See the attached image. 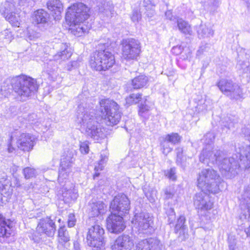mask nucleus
Listing matches in <instances>:
<instances>
[{"instance_id":"nucleus-1","label":"nucleus","mask_w":250,"mask_h":250,"mask_svg":"<svg viewBox=\"0 0 250 250\" xmlns=\"http://www.w3.org/2000/svg\"><path fill=\"white\" fill-rule=\"evenodd\" d=\"M38 84L36 80L25 75H20L7 79L0 89V96L7 97L12 91L20 101H26L37 91Z\"/></svg>"},{"instance_id":"nucleus-56","label":"nucleus","mask_w":250,"mask_h":250,"mask_svg":"<svg viewBox=\"0 0 250 250\" xmlns=\"http://www.w3.org/2000/svg\"><path fill=\"white\" fill-rule=\"evenodd\" d=\"M165 16L167 19L170 21H174L175 20H176L177 19L176 18L172 16V12L170 10L167 11L165 12Z\"/></svg>"},{"instance_id":"nucleus-18","label":"nucleus","mask_w":250,"mask_h":250,"mask_svg":"<svg viewBox=\"0 0 250 250\" xmlns=\"http://www.w3.org/2000/svg\"><path fill=\"white\" fill-rule=\"evenodd\" d=\"M35 137L29 133H22L18 136L17 147L20 149L28 151L33 148L34 145Z\"/></svg>"},{"instance_id":"nucleus-41","label":"nucleus","mask_w":250,"mask_h":250,"mask_svg":"<svg viewBox=\"0 0 250 250\" xmlns=\"http://www.w3.org/2000/svg\"><path fill=\"white\" fill-rule=\"evenodd\" d=\"M142 98L141 94H132L126 98V102L128 104H132L138 103Z\"/></svg>"},{"instance_id":"nucleus-42","label":"nucleus","mask_w":250,"mask_h":250,"mask_svg":"<svg viewBox=\"0 0 250 250\" xmlns=\"http://www.w3.org/2000/svg\"><path fill=\"white\" fill-rule=\"evenodd\" d=\"M23 173L25 178L28 179L35 177L37 174V171L33 168L27 167L23 169Z\"/></svg>"},{"instance_id":"nucleus-37","label":"nucleus","mask_w":250,"mask_h":250,"mask_svg":"<svg viewBox=\"0 0 250 250\" xmlns=\"http://www.w3.org/2000/svg\"><path fill=\"white\" fill-rule=\"evenodd\" d=\"M172 145L164 137L161 143V150L163 153L167 155L171 152L173 149Z\"/></svg>"},{"instance_id":"nucleus-55","label":"nucleus","mask_w":250,"mask_h":250,"mask_svg":"<svg viewBox=\"0 0 250 250\" xmlns=\"http://www.w3.org/2000/svg\"><path fill=\"white\" fill-rule=\"evenodd\" d=\"M171 214L168 216V222L170 224H172L175 218V214L173 209H170Z\"/></svg>"},{"instance_id":"nucleus-39","label":"nucleus","mask_w":250,"mask_h":250,"mask_svg":"<svg viewBox=\"0 0 250 250\" xmlns=\"http://www.w3.org/2000/svg\"><path fill=\"white\" fill-rule=\"evenodd\" d=\"M164 137L173 146L179 143L181 141V137L177 133L167 134Z\"/></svg>"},{"instance_id":"nucleus-26","label":"nucleus","mask_w":250,"mask_h":250,"mask_svg":"<svg viewBox=\"0 0 250 250\" xmlns=\"http://www.w3.org/2000/svg\"><path fill=\"white\" fill-rule=\"evenodd\" d=\"M4 10L1 9V12L6 20L8 21L12 26L19 27L21 22L20 16L15 13L9 12L10 9H8L6 7H4Z\"/></svg>"},{"instance_id":"nucleus-48","label":"nucleus","mask_w":250,"mask_h":250,"mask_svg":"<svg viewBox=\"0 0 250 250\" xmlns=\"http://www.w3.org/2000/svg\"><path fill=\"white\" fill-rule=\"evenodd\" d=\"M141 14L137 10L133 12L131 16V20L133 22H138L141 19Z\"/></svg>"},{"instance_id":"nucleus-20","label":"nucleus","mask_w":250,"mask_h":250,"mask_svg":"<svg viewBox=\"0 0 250 250\" xmlns=\"http://www.w3.org/2000/svg\"><path fill=\"white\" fill-rule=\"evenodd\" d=\"M132 239L128 235L119 236L111 246L112 250H130L133 246Z\"/></svg>"},{"instance_id":"nucleus-23","label":"nucleus","mask_w":250,"mask_h":250,"mask_svg":"<svg viewBox=\"0 0 250 250\" xmlns=\"http://www.w3.org/2000/svg\"><path fill=\"white\" fill-rule=\"evenodd\" d=\"M72 55V52L70 49L68 48V45L66 43H61L60 45V50L57 52L54 56V60L61 62L68 60Z\"/></svg>"},{"instance_id":"nucleus-30","label":"nucleus","mask_w":250,"mask_h":250,"mask_svg":"<svg viewBox=\"0 0 250 250\" xmlns=\"http://www.w3.org/2000/svg\"><path fill=\"white\" fill-rule=\"evenodd\" d=\"M48 18L49 15L45 11L39 9L35 12L33 20L37 24L44 23L47 22Z\"/></svg>"},{"instance_id":"nucleus-5","label":"nucleus","mask_w":250,"mask_h":250,"mask_svg":"<svg viewBox=\"0 0 250 250\" xmlns=\"http://www.w3.org/2000/svg\"><path fill=\"white\" fill-rule=\"evenodd\" d=\"M115 63L114 56L106 49L94 52L89 60L91 67L97 71H105L112 67Z\"/></svg>"},{"instance_id":"nucleus-12","label":"nucleus","mask_w":250,"mask_h":250,"mask_svg":"<svg viewBox=\"0 0 250 250\" xmlns=\"http://www.w3.org/2000/svg\"><path fill=\"white\" fill-rule=\"evenodd\" d=\"M203 190L197 193L194 197V205L201 215H206L207 211L210 210L213 204L210 202L208 196Z\"/></svg>"},{"instance_id":"nucleus-32","label":"nucleus","mask_w":250,"mask_h":250,"mask_svg":"<svg viewBox=\"0 0 250 250\" xmlns=\"http://www.w3.org/2000/svg\"><path fill=\"white\" fill-rule=\"evenodd\" d=\"M186 218L183 215H181L176 221L175 225V232L178 233L179 231V234H184L186 230H187V226L185 224L186 222Z\"/></svg>"},{"instance_id":"nucleus-44","label":"nucleus","mask_w":250,"mask_h":250,"mask_svg":"<svg viewBox=\"0 0 250 250\" xmlns=\"http://www.w3.org/2000/svg\"><path fill=\"white\" fill-rule=\"evenodd\" d=\"M177 151V159H176V163L178 165L185 167H186V165L184 162H183L182 160V149L181 148H178L176 149Z\"/></svg>"},{"instance_id":"nucleus-22","label":"nucleus","mask_w":250,"mask_h":250,"mask_svg":"<svg viewBox=\"0 0 250 250\" xmlns=\"http://www.w3.org/2000/svg\"><path fill=\"white\" fill-rule=\"evenodd\" d=\"M47 6L49 10L52 12L55 20H59L61 14L63 11V5L60 0H49L47 2Z\"/></svg>"},{"instance_id":"nucleus-54","label":"nucleus","mask_w":250,"mask_h":250,"mask_svg":"<svg viewBox=\"0 0 250 250\" xmlns=\"http://www.w3.org/2000/svg\"><path fill=\"white\" fill-rule=\"evenodd\" d=\"M139 113H145L146 111H147L149 109V107L148 105L146 104H141L139 106Z\"/></svg>"},{"instance_id":"nucleus-31","label":"nucleus","mask_w":250,"mask_h":250,"mask_svg":"<svg viewBox=\"0 0 250 250\" xmlns=\"http://www.w3.org/2000/svg\"><path fill=\"white\" fill-rule=\"evenodd\" d=\"M148 78L145 75H140L132 80V85L134 89H140L146 85Z\"/></svg>"},{"instance_id":"nucleus-59","label":"nucleus","mask_w":250,"mask_h":250,"mask_svg":"<svg viewBox=\"0 0 250 250\" xmlns=\"http://www.w3.org/2000/svg\"><path fill=\"white\" fill-rule=\"evenodd\" d=\"M224 126L227 127L228 129H229L230 127L233 126V124L232 122L227 121V124L224 125Z\"/></svg>"},{"instance_id":"nucleus-25","label":"nucleus","mask_w":250,"mask_h":250,"mask_svg":"<svg viewBox=\"0 0 250 250\" xmlns=\"http://www.w3.org/2000/svg\"><path fill=\"white\" fill-rule=\"evenodd\" d=\"M0 237H9L11 233L12 222L9 220H6L0 214Z\"/></svg>"},{"instance_id":"nucleus-38","label":"nucleus","mask_w":250,"mask_h":250,"mask_svg":"<svg viewBox=\"0 0 250 250\" xmlns=\"http://www.w3.org/2000/svg\"><path fill=\"white\" fill-rule=\"evenodd\" d=\"M12 192V189L9 186L3 185L0 183V199L2 200V197H8Z\"/></svg>"},{"instance_id":"nucleus-8","label":"nucleus","mask_w":250,"mask_h":250,"mask_svg":"<svg viewBox=\"0 0 250 250\" xmlns=\"http://www.w3.org/2000/svg\"><path fill=\"white\" fill-rule=\"evenodd\" d=\"M56 227L54 220L51 217H47L40 219L36 230L32 235V239L35 242H39L44 236L52 237L54 236Z\"/></svg>"},{"instance_id":"nucleus-43","label":"nucleus","mask_w":250,"mask_h":250,"mask_svg":"<svg viewBox=\"0 0 250 250\" xmlns=\"http://www.w3.org/2000/svg\"><path fill=\"white\" fill-rule=\"evenodd\" d=\"M237 67L242 70L244 73H250V63L249 62L239 61L237 64Z\"/></svg>"},{"instance_id":"nucleus-45","label":"nucleus","mask_w":250,"mask_h":250,"mask_svg":"<svg viewBox=\"0 0 250 250\" xmlns=\"http://www.w3.org/2000/svg\"><path fill=\"white\" fill-rule=\"evenodd\" d=\"M156 194L157 191L152 188L146 193V196L150 202L153 203L155 200Z\"/></svg>"},{"instance_id":"nucleus-53","label":"nucleus","mask_w":250,"mask_h":250,"mask_svg":"<svg viewBox=\"0 0 250 250\" xmlns=\"http://www.w3.org/2000/svg\"><path fill=\"white\" fill-rule=\"evenodd\" d=\"M242 133L244 135L246 139L250 142V128L245 127L242 129Z\"/></svg>"},{"instance_id":"nucleus-51","label":"nucleus","mask_w":250,"mask_h":250,"mask_svg":"<svg viewBox=\"0 0 250 250\" xmlns=\"http://www.w3.org/2000/svg\"><path fill=\"white\" fill-rule=\"evenodd\" d=\"M1 34L3 36V38L7 40L8 42H10L12 39V33L8 29L4 30L1 32Z\"/></svg>"},{"instance_id":"nucleus-3","label":"nucleus","mask_w":250,"mask_h":250,"mask_svg":"<svg viewBox=\"0 0 250 250\" xmlns=\"http://www.w3.org/2000/svg\"><path fill=\"white\" fill-rule=\"evenodd\" d=\"M224 184L217 171L213 169H204L198 174L197 186L201 190L217 193L222 189Z\"/></svg>"},{"instance_id":"nucleus-58","label":"nucleus","mask_w":250,"mask_h":250,"mask_svg":"<svg viewBox=\"0 0 250 250\" xmlns=\"http://www.w3.org/2000/svg\"><path fill=\"white\" fill-rule=\"evenodd\" d=\"M205 138L209 139L210 140L207 142L208 144H209L210 143H211L212 142L213 140L214 139V136L212 133H207L205 136Z\"/></svg>"},{"instance_id":"nucleus-40","label":"nucleus","mask_w":250,"mask_h":250,"mask_svg":"<svg viewBox=\"0 0 250 250\" xmlns=\"http://www.w3.org/2000/svg\"><path fill=\"white\" fill-rule=\"evenodd\" d=\"M238 152L239 153L240 157H245L250 163V146L249 145L239 147Z\"/></svg>"},{"instance_id":"nucleus-13","label":"nucleus","mask_w":250,"mask_h":250,"mask_svg":"<svg viewBox=\"0 0 250 250\" xmlns=\"http://www.w3.org/2000/svg\"><path fill=\"white\" fill-rule=\"evenodd\" d=\"M224 156L223 153L217 149L211 150L209 146L203 149L200 156V161L205 164L209 163L218 164L220 159Z\"/></svg>"},{"instance_id":"nucleus-10","label":"nucleus","mask_w":250,"mask_h":250,"mask_svg":"<svg viewBox=\"0 0 250 250\" xmlns=\"http://www.w3.org/2000/svg\"><path fill=\"white\" fill-rule=\"evenodd\" d=\"M141 51L139 42L134 39L123 40L122 43V56L126 60H134L139 56Z\"/></svg>"},{"instance_id":"nucleus-64","label":"nucleus","mask_w":250,"mask_h":250,"mask_svg":"<svg viewBox=\"0 0 250 250\" xmlns=\"http://www.w3.org/2000/svg\"><path fill=\"white\" fill-rule=\"evenodd\" d=\"M16 186L17 187H20V186H21V185H20V183L19 181H17V183H16Z\"/></svg>"},{"instance_id":"nucleus-11","label":"nucleus","mask_w":250,"mask_h":250,"mask_svg":"<svg viewBox=\"0 0 250 250\" xmlns=\"http://www.w3.org/2000/svg\"><path fill=\"white\" fill-rule=\"evenodd\" d=\"M130 200L124 194H119L116 196L111 202L110 209L111 212L124 215L128 213L130 207Z\"/></svg>"},{"instance_id":"nucleus-60","label":"nucleus","mask_w":250,"mask_h":250,"mask_svg":"<svg viewBox=\"0 0 250 250\" xmlns=\"http://www.w3.org/2000/svg\"><path fill=\"white\" fill-rule=\"evenodd\" d=\"M74 250H81L80 244L78 242H75L74 243Z\"/></svg>"},{"instance_id":"nucleus-63","label":"nucleus","mask_w":250,"mask_h":250,"mask_svg":"<svg viewBox=\"0 0 250 250\" xmlns=\"http://www.w3.org/2000/svg\"><path fill=\"white\" fill-rule=\"evenodd\" d=\"M72 67L71 66L70 62L67 65V69L69 71L71 70Z\"/></svg>"},{"instance_id":"nucleus-17","label":"nucleus","mask_w":250,"mask_h":250,"mask_svg":"<svg viewBox=\"0 0 250 250\" xmlns=\"http://www.w3.org/2000/svg\"><path fill=\"white\" fill-rule=\"evenodd\" d=\"M89 215L88 220L89 223L95 220V217H98L100 220L102 219V216L106 210V206L102 201L91 202L89 204Z\"/></svg>"},{"instance_id":"nucleus-27","label":"nucleus","mask_w":250,"mask_h":250,"mask_svg":"<svg viewBox=\"0 0 250 250\" xmlns=\"http://www.w3.org/2000/svg\"><path fill=\"white\" fill-rule=\"evenodd\" d=\"M59 243L67 248L69 246L70 236L64 227H60L58 230Z\"/></svg>"},{"instance_id":"nucleus-61","label":"nucleus","mask_w":250,"mask_h":250,"mask_svg":"<svg viewBox=\"0 0 250 250\" xmlns=\"http://www.w3.org/2000/svg\"><path fill=\"white\" fill-rule=\"evenodd\" d=\"M70 65L73 67H76L77 65V62L75 61H73L70 62Z\"/></svg>"},{"instance_id":"nucleus-9","label":"nucleus","mask_w":250,"mask_h":250,"mask_svg":"<svg viewBox=\"0 0 250 250\" xmlns=\"http://www.w3.org/2000/svg\"><path fill=\"white\" fill-rule=\"evenodd\" d=\"M217 85L220 90L230 99L238 100L243 98L242 88L231 80L221 79Z\"/></svg>"},{"instance_id":"nucleus-35","label":"nucleus","mask_w":250,"mask_h":250,"mask_svg":"<svg viewBox=\"0 0 250 250\" xmlns=\"http://www.w3.org/2000/svg\"><path fill=\"white\" fill-rule=\"evenodd\" d=\"M107 159V157L105 155H103L101 154V160L97 164V165L95 166V174L93 175V178L95 179L96 177H98L100 173L99 171L103 170L104 167V161H106Z\"/></svg>"},{"instance_id":"nucleus-52","label":"nucleus","mask_w":250,"mask_h":250,"mask_svg":"<svg viewBox=\"0 0 250 250\" xmlns=\"http://www.w3.org/2000/svg\"><path fill=\"white\" fill-rule=\"evenodd\" d=\"M67 222L69 227H73L75 226L76 219L74 214L70 213L69 214Z\"/></svg>"},{"instance_id":"nucleus-4","label":"nucleus","mask_w":250,"mask_h":250,"mask_svg":"<svg viewBox=\"0 0 250 250\" xmlns=\"http://www.w3.org/2000/svg\"><path fill=\"white\" fill-rule=\"evenodd\" d=\"M82 107L81 104L79 106L78 122L85 129L86 135L97 140L103 138L104 134L102 129L100 126H98V122L95 121L94 117L87 112H82Z\"/></svg>"},{"instance_id":"nucleus-47","label":"nucleus","mask_w":250,"mask_h":250,"mask_svg":"<svg viewBox=\"0 0 250 250\" xmlns=\"http://www.w3.org/2000/svg\"><path fill=\"white\" fill-rule=\"evenodd\" d=\"M166 176H167V177L172 180H175L176 179L177 176L176 175V169L175 168H171L167 171V172L166 174Z\"/></svg>"},{"instance_id":"nucleus-21","label":"nucleus","mask_w":250,"mask_h":250,"mask_svg":"<svg viewBox=\"0 0 250 250\" xmlns=\"http://www.w3.org/2000/svg\"><path fill=\"white\" fill-rule=\"evenodd\" d=\"M63 187L62 196L66 201L75 200L78 196L77 190L75 189V186L69 181L65 182Z\"/></svg>"},{"instance_id":"nucleus-28","label":"nucleus","mask_w":250,"mask_h":250,"mask_svg":"<svg viewBox=\"0 0 250 250\" xmlns=\"http://www.w3.org/2000/svg\"><path fill=\"white\" fill-rule=\"evenodd\" d=\"M197 33L200 38H208L212 37L214 31L205 24H201L197 29Z\"/></svg>"},{"instance_id":"nucleus-2","label":"nucleus","mask_w":250,"mask_h":250,"mask_svg":"<svg viewBox=\"0 0 250 250\" xmlns=\"http://www.w3.org/2000/svg\"><path fill=\"white\" fill-rule=\"evenodd\" d=\"M89 10L88 7L82 2L74 3L68 8L65 19L70 26L69 30L75 36L80 37L90 29L91 26L83 22L89 17Z\"/></svg>"},{"instance_id":"nucleus-24","label":"nucleus","mask_w":250,"mask_h":250,"mask_svg":"<svg viewBox=\"0 0 250 250\" xmlns=\"http://www.w3.org/2000/svg\"><path fill=\"white\" fill-rule=\"evenodd\" d=\"M71 162L67 163L65 161L61 162L58 175V181L60 183H62L64 180L67 179L71 171Z\"/></svg>"},{"instance_id":"nucleus-33","label":"nucleus","mask_w":250,"mask_h":250,"mask_svg":"<svg viewBox=\"0 0 250 250\" xmlns=\"http://www.w3.org/2000/svg\"><path fill=\"white\" fill-rule=\"evenodd\" d=\"M98 6L100 12L105 13L106 15L108 14V13H111L113 9L111 1L107 0H101Z\"/></svg>"},{"instance_id":"nucleus-14","label":"nucleus","mask_w":250,"mask_h":250,"mask_svg":"<svg viewBox=\"0 0 250 250\" xmlns=\"http://www.w3.org/2000/svg\"><path fill=\"white\" fill-rule=\"evenodd\" d=\"M132 223L139 231L143 232L151 227L152 218L148 213L142 212L135 214Z\"/></svg>"},{"instance_id":"nucleus-46","label":"nucleus","mask_w":250,"mask_h":250,"mask_svg":"<svg viewBox=\"0 0 250 250\" xmlns=\"http://www.w3.org/2000/svg\"><path fill=\"white\" fill-rule=\"evenodd\" d=\"M208 8L211 11H215L219 6L220 0H208Z\"/></svg>"},{"instance_id":"nucleus-19","label":"nucleus","mask_w":250,"mask_h":250,"mask_svg":"<svg viewBox=\"0 0 250 250\" xmlns=\"http://www.w3.org/2000/svg\"><path fill=\"white\" fill-rule=\"evenodd\" d=\"M217 165L221 173L226 176H229V173H232L238 166L237 162L234 158H224V156L220 159Z\"/></svg>"},{"instance_id":"nucleus-29","label":"nucleus","mask_w":250,"mask_h":250,"mask_svg":"<svg viewBox=\"0 0 250 250\" xmlns=\"http://www.w3.org/2000/svg\"><path fill=\"white\" fill-rule=\"evenodd\" d=\"M177 25L179 30L185 35H191L192 31L190 24L182 19V18H177L176 19Z\"/></svg>"},{"instance_id":"nucleus-36","label":"nucleus","mask_w":250,"mask_h":250,"mask_svg":"<svg viewBox=\"0 0 250 250\" xmlns=\"http://www.w3.org/2000/svg\"><path fill=\"white\" fill-rule=\"evenodd\" d=\"M143 5L146 10V15L151 17L155 13V5L151 3L150 0H144Z\"/></svg>"},{"instance_id":"nucleus-50","label":"nucleus","mask_w":250,"mask_h":250,"mask_svg":"<svg viewBox=\"0 0 250 250\" xmlns=\"http://www.w3.org/2000/svg\"><path fill=\"white\" fill-rule=\"evenodd\" d=\"M164 192L165 198L166 199L172 198L174 194V192L173 189H172L170 188H166L164 190Z\"/></svg>"},{"instance_id":"nucleus-6","label":"nucleus","mask_w":250,"mask_h":250,"mask_svg":"<svg viewBox=\"0 0 250 250\" xmlns=\"http://www.w3.org/2000/svg\"><path fill=\"white\" fill-rule=\"evenodd\" d=\"M100 111L102 115L105 116L106 125L111 126L117 125L121 118L118 104L112 100L103 99L100 102Z\"/></svg>"},{"instance_id":"nucleus-49","label":"nucleus","mask_w":250,"mask_h":250,"mask_svg":"<svg viewBox=\"0 0 250 250\" xmlns=\"http://www.w3.org/2000/svg\"><path fill=\"white\" fill-rule=\"evenodd\" d=\"M80 150L83 154H87L89 152V146L86 142H82L80 144Z\"/></svg>"},{"instance_id":"nucleus-16","label":"nucleus","mask_w":250,"mask_h":250,"mask_svg":"<svg viewBox=\"0 0 250 250\" xmlns=\"http://www.w3.org/2000/svg\"><path fill=\"white\" fill-rule=\"evenodd\" d=\"M163 245L158 239L150 238L138 241L133 250H162Z\"/></svg>"},{"instance_id":"nucleus-57","label":"nucleus","mask_w":250,"mask_h":250,"mask_svg":"<svg viewBox=\"0 0 250 250\" xmlns=\"http://www.w3.org/2000/svg\"><path fill=\"white\" fill-rule=\"evenodd\" d=\"M13 135H12L11 137H10V139L9 141V142H8V148H7V150H8V152L9 153H12V152H13L15 150V148L14 147H13L12 146V144H11V141L13 139Z\"/></svg>"},{"instance_id":"nucleus-15","label":"nucleus","mask_w":250,"mask_h":250,"mask_svg":"<svg viewBox=\"0 0 250 250\" xmlns=\"http://www.w3.org/2000/svg\"><path fill=\"white\" fill-rule=\"evenodd\" d=\"M122 216L112 212L106 219L107 228L111 232L119 233L125 229Z\"/></svg>"},{"instance_id":"nucleus-7","label":"nucleus","mask_w":250,"mask_h":250,"mask_svg":"<svg viewBox=\"0 0 250 250\" xmlns=\"http://www.w3.org/2000/svg\"><path fill=\"white\" fill-rule=\"evenodd\" d=\"M91 226L88 228L86 235L87 245L94 249V250L100 249L105 244L104 237V230L99 222L94 220L89 223Z\"/></svg>"},{"instance_id":"nucleus-62","label":"nucleus","mask_w":250,"mask_h":250,"mask_svg":"<svg viewBox=\"0 0 250 250\" xmlns=\"http://www.w3.org/2000/svg\"><path fill=\"white\" fill-rule=\"evenodd\" d=\"M248 236L250 237V226L245 230Z\"/></svg>"},{"instance_id":"nucleus-34","label":"nucleus","mask_w":250,"mask_h":250,"mask_svg":"<svg viewBox=\"0 0 250 250\" xmlns=\"http://www.w3.org/2000/svg\"><path fill=\"white\" fill-rule=\"evenodd\" d=\"M211 101L209 99H198V102L196 106V111L199 112L207 110L208 107L211 105Z\"/></svg>"}]
</instances>
